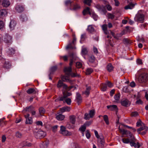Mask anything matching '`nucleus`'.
Returning <instances> with one entry per match:
<instances>
[{
  "label": "nucleus",
  "instance_id": "obj_1",
  "mask_svg": "<svg viewBox=\"0 0 148 148\" xmlns=\"http://www.w3.org/2000/svg\"><path fill=\"white\" fill-rule=\"evenodd\" d=\"M121 133H122L123 135H126V136L130 137L131 138L130 143V144L132 146L135 147L136 146L135 141V139L134 137L132 134L128 130H119Z\"/></svg>",
  "mask_w": 148,
  "mask_h": 148
},
{
  "label": "nucleus",
  "instance_id": "obj_2",
  "mask_svg": "<svg viewBox=\"0 0 148 148\" xmlns=\"http://www.w3.org/2000/svg\"><path fill=\"white\" fill-rule=\"evenodd\" d=\"M71 94L69 92H63V97H60L59 98V99H56L55 101H57L58 100L61 101H65L69 105H70L71 103V99L69 98H66L68 97L71 96Z\"/></svg>",
  "mask_w": 148,
  "mask_h": 148
},
{
  "label": "nucleus",
  "instance_id": "obj_3",
  "mask_svg": "<svg viewBox=\"0 0 148 148\" xmlns=\"http://www.w3.org/2000/svg\"><path fill=\"white\" fill-rule=\"evenodd\" d=\"M139 75L138 80L140 83H145L148 79V75L145 72H141L140 71L138 72Z\"/></svg>",
  "mask_w": 148,
  "mask_h": 148
},
{
  "label": "nucleus",
  "instance_id": "obj_4",
  "mask_svg": "<svg viewBox=\"0 0 148 148\" xmlns=\"http://www.w3.org/2000/svg\"><path fill=\"white\" fill-rule=\"evenodd\" d=\"M34 134L36 138L40 139L44 137L46 135V133L43 130H35Z\"/></svg>",
  "mask_w": 148,
  "mask_h": 148
},
{
  "label": "nucleus",
  "instance_id": "obj_5",
  "mask_svg": "<svg viewBox=\"0 0 148 148\" xmlns=\"http://www.w3.org/2000/svg\"><path fill=\"white\" fill-rule=\"evenodd\" d=\"M136 21L142 23L144 20V15L141 11H139L135 17Z\"/></svg>",
  "mask_w": 148,
  "mask_h": 148
},
{
  "label": "nucleus",
  "instance_id": "obj_6",
  "mask_svg": "<svg viewBox=\"0 0 148 148\" xmlns=\"http://www.w3.org/2000/svg\"><path fill=\"white\" fill-rule=\"evenodd\" d=\"M95 133L96 137L97 138L100 139L101 140L98 143V146L101 148L103 147L104 145V142L102 140L103 137L102 134H101L99 135L98 132L96 130L95 131Z\"/></svg>",
  "mask_w": 148,
  "mask_h": 148
},
{
  "label": "nucleus",
  "instance_id": "obj_7",
  "mask_svg": "<svg viewBox=\"0 0 148 148\" xmlns=\"http://www.w3.org/2000/svg\"><path fill=\"white\" fill-rule=\"evenodd\" d=\"M72 71L71 67H65L64 68V72L67 75H71L72 77H75L77 76V74L76 73H71Z\"/></svg>",
  "mask_w": 148,
  "mask_h": 148
},
{
  "label": "nucleus",
  "instance_id": "obj_8",
  "mask_svg": "<svg viewBox=\"0 0 148 148\" xmlns=\"http://www.w3.org/2000/svg\"><path fill=\"white\" fill-rule=\"evenodd\" d=\"M95 114V110L92 109L89 111V114L86 113L85 114L84 119L86 120H89L90 118H93Z\"/></svg>",
  "mask_w": 148,
  "mask_h": 148
},
{
  "label": "nucleus",
  "instance_id": "obj_9",
  "mask_svg": "<svg viewBox=\"0 0 148 148\" xmlns=\"http://www.w3.org/2000/svg\"><path fill=\"white\" fill-rule=\"evenodd\" d=\"M4 41L7 43H10L12 42V38L8 34H6L4 37Z\"/></svg>",
  "mask_w": 148,
  "mask_h": 148
},
{
  "label": "nucleus",
  "instance_id": "obj_10",
  "mask_svg": "<svg viewBox=\"0 0 148 148\" xmlns=\"http://www.w3.org/2000/svg\"><path fill=\"white\" fill-rule=\"evenodd\" d=\"M33 107L32 106H30L28 107H26L24 110L23 111H26L30 112L32 113V115H34L36 114V112L33 110Z\"/></svg>",
  "mask_w": 148,
  "mask_h": 148
},
{
  "label": "nucleus",
  "instance_id": "obj_11",
  "mask_svg": "<svg viewBox=\"0 0 148 148\" xmlns=\"http://www.w3.org/2000/svg\"><path fill=\"white\" fill-rule=\"evenodd\" d=\"M96 8L99 11L101 12L102 14H105L106 10L105 8L103 6L100 5H97L96 6Z\"/></svg>",
  "mask_w": 148,
  "mask_h": 148
},
{
  "label": "nucleus",
  "instance_id": "obj_12",
  "mask_svg": "<svg viewBox=\"0 0 148 148\" xmlns=\"http://www.w3.org/2000/svg\"><path fill=\"white\" fill-rule=\"evenodd\" d=\"M92 121H89L86 122L79 128V130H85L87 127L89 126L92 123Z\"/></svg>",
  "mask_w": 148,
  "mask_h": 148
},
{
  "label": "nucleus",
  "instance_id": "obj_13",
  "mask_svg": "<svg viewBox=\"0 0 148 148\" xmlns=\"http://www.w3.org/2000/svg\"><path fill=\"white\" fill-rule=\"evenodd\" d=\"M107 107L108 109H109L111 110L115 111L116 112L118 111V109L117 106L116 105L108 106Z\"/></svg>",
  "mask_w": 148,
  "mask_h": 148
},
{
  "label": "nucleus",
  "instance_id": "obj_14",
  "mask_svg": "<svg viewBox=\"0 0 148 148\" xmlns=\"http://www.w3.org/2000/svg\"><path fill=\"white\" fill-rule=\"evenodd\" d=\"M132 127L125 125L124 124L119 125V130H124V129H132Z\"/></svg>",
  "mask_w": 148,
  "mask_h": 148
},
{
  "label": "nucleus",
  "instance_id": "obj_15",
  "mask_svg": "<svg viewBox=\"0 0 148 148\" xmlns=\"http://www.w3.org/2000/svg\"><path fill=\"white\" fill-rule=\"evenodd\" d=\"M81 133L82 134V136H84V134H86V138L89 139L90 137V134L88 130H80Z\"/></svg>",
  "mask_w": 148,
  "mask_h": 148
},
{
  "label": "nucleus",
  "instance_id": "obj_16",
  "mask_svg": "<svg viewBox=\"0 0 148 148\" xmlns=\"http://www.w3.org/2000/svg\"><path fill=\"white\" fill-rule=\"evenodd\" d=\"M59 132L64 136H69L71 134V132L68 131V130H60Z\"/></svg>",
  "mask_w": 148,
  "mask_h": 148
},
{
  "label": "nucleus",
  "instance_id": "obj_17",
  "mask_svg": "<svg viewBox=\"0 0 148 148\" xmlns=\"http://www.w3.org/2000/svg\"><path fill=\"white\" fill-rule=\"evenodd\" d=\"M8 14L7 10L5 9L0 10V17H2L5 16Z\"/></svg>",
  "mask_w": 148,
  "mask_h": 148
},
{
  "label": "nucleus",
  "instance_id": "obj_18",
  "mask_svg": "<svg viewBox=\"0 0 148 148\" xmlns=\"http://www.w3.org/2000/svg\"><path fill=\"white\" fill-rule=\"evenodd\" d=\"M16 22L15 21L13 20H11L10 22L9 25L10 29L11 30H13L16 26Z\"/></svg>",
  "mask_w": 148,
  "mask_h": 148
},
{
  "label": "nucleus",
  "instance_id": "obj_19",
  "mask_svg": "<svg viewBox=\"0 0 148 148\" xmlns=\"http://www.w3.org/2000/svg\"><path fill=\"white\" fill-rule=\"evenodd\" d=\"M70 110V108L68 106H65L60 108V111L61 113H63L65 112H69Z\"/></svg>",
  "mask_w": 148,
  "mask_h": 148
},
{
  "label": "nucleus",
  "instance_id": "obj_20",
  "mask_svg": "<svg viewBox=\"0 0 148 148\" xmlns=\"http://www.w3.org/2000/svg\"><path fill=\"white\" fill-rule=\"evenodd\" d=\"M73 86H71L70 87H68L65 84H64L63 85L62 88H63V92H66L65 91H68L69 90L73 88Z\"/></svg>",
  "mask_w": 148,
  "mask_h": 148
},
{
  "label": "nucleus",
  "instance_id": "obj_21",
  "mask_svg": "<svg viewBox=\"0 0 148 148\" xmlns=\"http://www.w3.org/2000/svg\"><path fill=\"white\" fill-rule=\"evenodd\" d=\"M15 9L18 12H21L24 10L23 7L20 5H17Z\"/></svg>",
  "mask_w": 148,
  "mask_h": 148
},
{
  "label": "nucleus",
  "instance_id": "obj_22",
  "mask_svg": "<svg viewBox=\"0 0 148 148\" xmlns=\"http://www.w3.org/2000/svg\"><path fill=\"white\" fill-rule=\"evenodd\" d=\"M76 99L77 102L78 103H80L82 102V99L80 95L78 92L76 93Z\"/></svg>",
  "mask_w": 148,
  "mask_h": 148
},
{
  "label": "nucleus",
  "instance_id": "obj_23",
  "mask_svg": "<svg viewBox=\"0 0 148 148\" xmlns=\"http://www.w3.org/2000/svg\"><path fill=\"white\" fill-rule=\"evenodd\" d=\"M10 2L8 0H4L2 3V5L4 7H7L10 5Z\"/></svg>",
  "mask_w": 148,
  "mask_h": 148
},
{
  "label": "nucleus",
  "instance_id": "obj_24",
  "mask_svg": "<svg viewBox=\"0 0 148 148\" xmlns=\"http://www.w3.org/2000/svg\"><path fill=\"white\" fill-rule=\"evenodd\" d=\"M122 105L125 106H127L130 105V101L127 99L121 102Z\"/></svg>",
  "mask_w": 148,
  "mask_h": 148
},
{
  "label": "nucleus",
  "instance_id": "obj_25",
  "mask_svg": "<svg viewBox=\"0 0 148 148\" xmlns=\"http://www.w3.org/2000/svg\"><path fill=\"white\" fill-rule=\"evenodd\" d=\"M83 13L84 15H86L88 14H89L90 15L91 14L90 8L89 7H87L85 9L83 12Z\"/></svg>",
  "mask_w": 148,
  "mask_h": 148
},
{
  "label": "nucleus",
  "instance_id": "obj_26",
  "mask_svg": "<svg viewBox=\"0 0 148 148\" xmlns=\"http://www.w3.org/2000/svg\"><path fill=\"white\" fill-rule=\"evenodd\" d=\"M69 120L71 123L72 124H74L76 121L75 116L74 115H71L69 116Z\"/></svg>",
  "mask_w": 148,
  "mask_h": 148
},
{
  "label": "nucleus",
  "instance_id": "obj_27",
  "mask_svg": "<svg viewBox=\"0 0 148 148\" xmlns=\"http://www.w3.org/2000/svg\"><path fill=\"white\" fill-rule=\"evenodd\" d=\"M87 30L89 32L92 33L95 31V29L92 25H89L88 27Z\"/></svg>",
  "mask_w": 148,
  "mask_h": 148
},
{
  "label": "nucleus",
  "instance_id": "obj_28",
  "mask_svg": "<svg viewBox=\"0 0 148 148\" xmlns=\"http://www.w3.org/2000/svg\"><path fill=\"white\" fill-rule=\"evenodd\" d=\"M11 67V65L9 62L6 61L5 62L3 65V67L6 69H8L10 68Z\"/></svg>",
  "mask_w": 148,
  "mask_h": 148
},
{
  "label": "nucleus",
  "instance_id": "obj_29",
  "mask_svg": "<svg viewBox=\"0 0 148 148\" xmlns=\"http://www.w3.org/2000/svg\"><path fill=\"white\" fill-rule=\"evenodd\" d=\"M21 145L23 147L27 146L31 147L32 145V144L29 142L26 141H23L21 144Z\"/></svg>",
  "mask_w": 148,
  "mask_h": 148
},
{
  "label": "nucleus",
  "instance_id": "obj_30",
  "mask_svg": "<svg viewBox=\"0 0 148 148\" xmlns=\"http://www.w3.org/2000/svg\"><path fill=\"white\" fill-rule=\"evenodd\" d=\"M134 5L132 3H130L125 7V10L131 9L134 7Z\"/></svg>",
  "mask_w": 148,
  "mask_h": 148
},
{
  "label": "nucleus",
  "instance_id": "obj_31",
  "mask_svg": "<svg viewBox=\"0 0 148 148\" xmlns=\"http://www.w3.org/2000/svg\"><path fill=\"white\" fill-rule=\"evenodd\" d=\"M65 118L64 115L62 114H59L56 116V119L59 121L63 120Z\"/></svg>",
  "mask_w": 148,
  "mask_h": 148
},
{
  "label": "nucleus",
  "instance_id": "obj_32",
  "mask_svg": "<svg viewBox=\"0 0 148 148\" xmlns=\"http://www.w3.org/2000/svg\"><path fill=\"white\" fill-rule=\"evenodd\" d=\"M27 92L28 94H31L32 93L35 94L36 93V90L33 88H29L27 90Z\"/></svg>",
  "mask_w": 148,
  "mask_h": 148
},
{
  "label": "nucleus",
  "instance_id": "obj_33",
  "mask_svg": "<svg viewBox=\"0 0 148 148\" xmlns=\"http://www.w3.org/2000/svg\"><path fill=\"white\" fill-rule=\"evenodd\" d=\"M73 54H72L69 56H62L60 57V58L62 59L64 61H66L68 60V58H71L73 56Z\"/></svg>",
  "mask_w": 148,
  "mask_h": 148
},
{
  "label": "nucleus",
  "instance_id": "obj_34",
  "mask_svg": "<svg viewBox=\"0 0 148 148\" xmlns=\"http://www.w3.org/2000/svg\"><path fill=\"white\" fill-rule=\"evenodd\" d=\"M102 29L105 34H108V32L107 30V25L104 24L102 25Z\"/></svg>",
  "mask_w": 148,
  "mask_h": 148
},
{
  "label": "nucleus",
  "instance_id": "obj_35",
  "mask_svg": "<svg viewBox=\"0 0 148 148\" xmlns=\"http://www.w3.org/2000/svg\"><path fill=\"white\" fill-rule=\"evenodd\" d=\"M87 52L88 51L87 48L84 47H82V54L84 55H85L87 54Z\"/></svg>",
  "mask_w": 148,
  "mask_h": 148
},
{
  "label": "nucleus",
  "instance_id": "obj_36",
  "mask_svg": "<svg viewBox=\"0 0 148 148\" xmlns=\"http://www.w3.org/2000/svg\"><path fill=\"white\" fill-rule=\"evenodd\" d=\"M39 112L40 116H42L45 112V110L42 107H40L39 109Z\"/></svg>",
  "mask_w": 148,
  "mask_h": 148
},
{
  "label": "nucleus",
  "instance_id": "obj_37",
  "mask_svg": "<svg viewBox=\"0 0 148 148\" xmlns=\"http://www.w3.org/2000/svg\"><path fill=\"white\" fill-rule=\"evenodd\" d=\"M7 52L10 55H12L14 53L15 50L12 48H9Z\"/></svg>",
  "mask_w": 148,
  "mask_h": 148
},
{
  "label": "nucleus",
  "instance_id": "obj_38",
  "mask_svg": "<svg viewBox=\"0 0 148 148\" xmlns=\"http://www.w3.org/2000/svg\"><path fill=\"white\" fill-rule=\"evenodd\" d=\"M67 76H63L62 77V79L63 81L64 82H70V80L69 77V76L67 75Z\"/></svg>",
  "mask_w": 148,
  "mask_h": 148
},
{
  "label": "nucleus",
  "instance_id": "obj_39",
  "mask_svg": "<svg viewBox=\"0 0 148 148\" xmlns=\"http://www.w3.org/2000/svg\"><path fill=\"white\" fill-rule=\"evenodd\" d=\"M64 84L63 82L61 80H60L58 83L57 86L58 88H60L61 87H62Z\"/></svg>",
  "mask_w": 148,
  "mask_h": 148
},
{
  "label": "nucleus",
  "instance_id": "obj_40",
  "mask_svg": "<svg viewBox=\"0 0 148 148\" xmlns=\"http://www.w3.org/2000/svg\"><path fill=\"white\" fill-rule=\"evenodd\" d=\"M107 68L108 71L110 72L113 70V68L111 64H109L107 66Z\"/></svg>",
  "mask_w": 148,
  "mask_h": 148
},
{
  "label": "nucleus",
  "instance_id": "obj_41",
  "mask_svg": "<svg viewBox=\"0 0 148 148\" xmlns=\"http://www.w3.org/2000/svg\"><path fill=\"white\" fill-rule=\"evenodd\" d=\"M32 119L31 117L26 119V124H31L32 123Z\"/></svg>",
  "mask_w": 148,
  "mask_h": 148
},
{
  "label": "nucleus",
  "instance_id": "obj_42",
  "mask_svg": "<svg viewBox=\"0 0 148 148\" xmlns=\"http://www.w3.org/2000/svg\"><path fill=\"white\" fill-rule=\"evenodd\" d=\"M101 87L102 91H105L106 90L107 88V86L106 84H102L101 85Z\"/></svg>",
  "mask_w": 148,
  "mask_h": 148
},
{
  "label": "nucleus",
  "instance_id": "obj_43",
  "mask_svg": "<svg viewBox=\"0 0 148 148\" xmlns=\"http://www.w3.org/2000/svg\"><path fill=\"white\" fill-rule=\"evenodd\" d=\"M21 20L23 22L27 20V18L25 15H22L20 17Z\"/></svg>",
  "mask_w": 148,
  "mask_h": 148
},
{
  "label": "nucleus",
  "instance_id": "obj_44",
  "mask_svg": "<svg viewBox=\"0 0 148 148\" xmlns=\"http://www.w3.org/2000/svg\"><path fill=\"white\" fill-rule=\"evenodd\" d=\"M91 90V88L90 86H88L86 88L84 94L88 96L90 93V91Z\"/></svg>",
  "mask_w": 148,
  "mask_h": 148
},
{
  "label": "nucleus",
  "instance_id": "obj_45",
  "mask_svg": "<svg viewBox=\"0 0 148 148\" xmlns=\"http://www.w3.org/2000/svg\"><path fill=\"white\" fill-rule=\"evenodd\" d=\"M103 119L105 121L106 123L108 125L109 124V122L108 121V116L107 115H104L103 116Z\"/></svg>",
  "mask_w": 148,
  "mask_h": 148
},
{
  "label": "nucleus",
  "instance_id": "obj_46",
  "mask_svg": "<svg viewBox=\"0 0 148 148\" xmlns=\"http://www.w3.org/2000/svg\"><path fill=\"white\" fill-rule=\"evenodd\" d=\"M138 133L142 135H144L147 133V130H137Z\"/></svg>",
  "mask_w": 148,
  "mask_h": 148
},
{
  "label": "nucleus",
  "instance_id": "obj_47",
  "mask_svg": "<svg viewBox=\"0 0 148 148\" xmlns=\"http://www.w3.org/2000/svg\"><path fill=\"white\" fill-rule=\"evenodd\" d=\"M93 70L91 68H88L86 70V75H90L92 72Z\"/></svg>",
  "mask_w": 148,
  "mask_h": 148
},
{
  "label": "nucleus",
  "instance_id": "obj_48",
  "mask_svg": "<svg viewBox=\"0 0 148 148\" xmlns=\"http://www.w3.org/2000/svg\"><path fill=\"white\" fill-rule=\"evenodd\" d=\"M92 14V17L95 21L97 20L98 17V16L95 13L93 12Z\"/></svg>",
  "mask_w": 148,
  "mask_h": 148
},
{
  "label": "nucleus",
  "instance_id": "obj_49",
  "mask_svg": "<svg viewBox=\"0 0 148 148\" xmlns=\"http://www.w3.org/2000/svg\"><path fill=\"white\" fill-rule=\"evenodd\" d=\"M80 8V6L76 4L73 5V8H72L71 7L70 8V9L71 10H75L79 9Z\"/></svg>",
  "mask_w": 148,
  "mask_h": 148
},
{
  "label": "nucleus",
  "instance_id": "obj_50",
  "mask_svg": "<svg viewBox=\"0 0 148 148\" xmlns=\"http://www.w3.org/2000/svg\"><path fill=\"white\" fill-rule=\"evenodd\" d=\"M120 95L119 93L116 95H114V98L116 101H117L119 100L120 98Z\"/></svg>",
  "mask_w": 148,
  "mask_h": 148
},
{
  "label": "nucleus",
  "instance_id": "obj_51",
  "mask_svg": "<svg viewBox=\"0 0 148 148\" xmlns=\"http://www.w3.org/2000/svg\"><path fill=\"white\" fill-rule=\"evenodd\" d=\"M75 56L73 55V56L71 58V61L69 64V65L70 66H71L74 60H76V59H75Z\"/></svg>",
  "mask_w": 148,
  "mask_h": 148
},
{
  "label": "nucleus",
  "instance_id": "obj_52",
  "mask_svg": "<svg viewBox=\"0 0 148 148\" xmlns=\"http://www.w3.org/2000/svg\"><path fill=\"white\" fill-rule=\"evenodd\" d=\"M5 118H3L0 119V126L2 127L3 125L5 124V122L4 121Z\"/></svg>",
  "mask_w": 148,
  "mask_h": 148
},
{
  "label": "nucleus",
  "instance_id": "obj_53",
  "mask_svg": "<svg viewBox=\"0 0 148 148\" xmlns=\"http://www.w3.org/2000/svg\"><path fill=\"white\" fill-rule=\"evenodd\" d=\"M91 0H84V2L88 5H90L91 2Z\"/></svg>",
  "mask_w": 148,
  "mask_h": 148
},
{
  "label": "nucleus",
  "instance_id": "obj_54",
  "mask_svg": "<svg viewBox=\"0 0 148 148\" xmlns=\"http://www.w3.org/2000/svg\"><path fill=\"white\" fill-rule=\"evenodd\" d=\"M123 92H128L129 91L128 87L127 86L124 87L123 88Z\"/></svg>",
  "mask_w": 148,
  "mask_h": 148
},
{
  "label": "nucleus",
  "instance_id": "obj_55",
  "mask_svg": "<svg viewBox=\"0 0 148 148\" xmlns=\"http://www.w3.org/2000/svg\"><path fill=\"white\" fill-rule=\"evenodd\" d=\"M122 33L117 34L115 36H114V38L117 39H119V37H121L123 35Z\"/></svg>",
  "mask_w": 148,
  "mask_h": 148
},
{
  "label": "nucleus",
  "instance_id": "obj_56",
  "mask_svg": "<svg viewBox=\"0 0 148 148\" xmlns=\"http://www.w3.org/2000/svg\"><path fill=\"white\" fill-rule=\"evenodd\" d=\"M5 25L4 22L2 21H0V29H3Z\"/></svg>",
  "mask_w": 148,
  "mask_h": 148
},
{
  "label": "nucleus",
  "instance_id": "obj_57",
  "mask_svg": "<svg viewBox=\"0 0 148 148\" xmlns=\"http://www.w3.org/2000/svg\"><path fill=\"white\" fill-rule=\"evenodd\" d=\"M95 60V58L93 56H91L89 59V62L92 63L94 62Z\"/></svg>",
  "mask_w": 148,
  "mask_h": 148
},
{
  "label": "nucleus",
  "instance_id": "obj_58",
  "mask_svg": "<svg viewBox=\"0 0 148 148\" xmlns=\"http://www.w3.org/2000/svg\"><path fill=\"white\" fill-rule=\"evenodd\" d=\"M130 140L128 138H123L122 139V141L123 142L125 143H128L130 142Z\"/></svg>",
  "mask_w": 148,
  "mask_h": 148
},
{
  "label": "nucleus",
  "instance_id": "obj_59",
  "mask_svg": "<svg viewBox=\"0 0 148 148\" xmlns=\"http://www.w3.org/2000/svg\"><path fill=\"white\" fill-rule=\"evenodd\" d=\"M76 65L77 68H80L82 66V64L79 62H77L76 63Z\"/></svg>",
  "mask_w": 148,
  "mask_h": 148
},
{
  "label": "nucleus",
  "instance_id": "obj_60",
  "mask_svg": "<svg viewBox=\"0 0 148 148\" xmlns=\"http://www.w3.org/2000/svg\"><path fill=\"white\" fill-rule=\"evenodd\" d=\"M148 129L147 127H146L144 124H142L139 130H147Z\"/></svg>",
  "mask_w": 148,
  "mask_h": 148
},
{
  "label": "nucleus",
  "instance_id": "obj_61",
  "mask_svg": "<svg viewBox=\"0 0 148 148\" xmlns=\"http://www.w3.org/2000/svg\"><path fill=\"white\" fill-rule=\"evenodd\" d=\"M143 123L140 120H139L136 123V126L137 127H140Z\"/></svg>",
  "mask_w": 148,
  "mask_h": 148
},
{
  "label": "nucleus",
  "instance_id": "obj_62",
  "mask_svg": "<svg viewBox=\"0 0 148 148\" xmlns=\"http://www.w3.org/2000/svg\"><path fill=\"white\" fill-rule=\"evenodd\" d=\"M16 137L20 138L21 137L22 134L19 132H17L16 133Z\"/></svg>",
  "mask_w": 148,
  "mask_h": 148
},
{
  "label": "nucleus",
  "instance_id": "obj_63",
  "mask_svg": "<svg viewBox=\"0 0 148 148\" xmlns=\"http://www.w3.org/2000/svg\"><path fill=\"white\" fill-rule=\"evenodd\" d=\"M73 125H71L69 123H68L66 125V128L69 129L73 128Z\"/></svg>",
  "mask_w": 148,
  "mask_h": 148
},
{
  "label": "nucleus",
  "instance_id": "obj_64",
  "mask_svg": "<svg viewBox=\"0 0 148 148\" xmlns=\"http://www.w3.org/2000/svg\"><path fill=\"white\" fill-rule=\"evenodd\" d=\"M131 114L132 116L136 117L138 115V114L136 112H132Z\"/></svg>",
  "mask_w": 148,
  "mask_h": 148
}]
</instances>
